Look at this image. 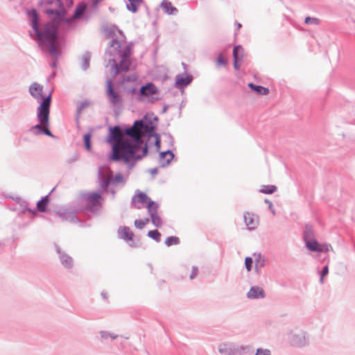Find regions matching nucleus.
<instances>
[{
    "mask_svg": "<svg viewBox=\"0 0 355 355\" xmlns=\"http://www.w3.org/2000/svg\"><path fill=\"white\" fill-rule=\"evenodd\" d=\"M148 126L142 121H136L132 126L121 131L115 126L110 130L107 141L112 146L110 160L122 162L132 168L147 154V147L142 146L141 137Z\"/></svg>",
    "mask_w": 355,
    "mask_h": 355,
    "instance_id": "1",
    "label": "nucleus"
},
{
    "mask_svg": "<svg viewBox=\"0 0 355 355\" xmlns=\"http://www.w3.org/2000/svg\"><path fill=\"white\" fill-rule=\"evenodd\" d=\"M32 27L40 40L45 42L49 48V53L57 56L58 54L56 43V28L53 23L47 24L42 32H40L37 27L38 16L35 10H32Z\"/></svg>",
    "mask_w": 355,
    "mask_h": 355,
    "instance_id": "2",
    "label": "nucleus"
},
{
    "mask_svg": "<svg viewBox=\"0 0 355 355\" xmlns=\"http://www.w3.org/2000/svg\"><path fill=\"white\" fill-rule=\"evenodd\" d=\"M50 105L51 95L49 94L46 98L44 99V101H42L37 108V116L38 121H40V124L33 127L32 130H39L40 132H44L46 135L52 136L51 131L47 128L49 125Z\"/></svg>",
    "mask_w": 355,
    "mask_h": 355,
    "instance_id": "3",
    "label": "nucleus"
},
{
    "mask_svg": "<svg viewBox=\"0 0 355 355\" xmlns=\"http://www.w3.org/2000/svg\"><path fill=\"white\" fill-rule=\"evenodd\" d=\"M99 176L101 178V187L103 189H106L110 183L118 184L123 180V176L119 173L113 176L111 170L107 167L99 168Z\"/></svg>",
    "mask_w": 355,
    "mask_h": 355,
    "instance_id": "4",
    "label": "nucleus"
},
{
    "mask_svg": "<svg viewBox=\"0 0 355 355\" xmlns=\"http://www.w3.org/2000/svg\"><path fill=\"white\" fill-rule=\"evenodd\" d=\"M132 53V46L130 45H126L122 49L121 51V60L119 64H116L114 61L113 68L115 71V73H118L119 71H128L131 64V61L129 59Z\"/></svg>",
    "mask_w": 355,
    "mask_h": 355,
    "instance_id": "5",
    "label": "nucleus"
},
{
    "mask_svg": "<svg viewBox=\"0 0 355 355\" xmlns=\"http://www.w3.org/2000/svg\"><path fill=\"white\" fill-rule=\"evenodd\" d=\"M306 245L309 250L314 252H327L331 248L328 244H320L313 238V233L311 230H306L304 233Z\"/></svg>",
    "mask_w": 355,
    "mask_h": 355,
    "instance_id": "6",
    "label": "nucleus"
},
{
    "mask_svg": "<svg viewBox=\"0 0 355 355\" xmlns=\"http://www.w3.org/2000/svg\"><path fill=\"white\" fill-rule=\"evenodd\" d=\"M132 204L135 208H140L139 204H141L143 207H146L148 209V211L157 205L156 202L153 201L146 193L141 191H137L132 198Z\"/></svg>",
    "mask_w": 355,
    "mask_h": 355,
    "instance_id": "7",
    "label": "nucleus"
},
{
    "mask_svg": "<svg viewBox=\"0 0 355 355\" xmlns=\"http://www.w3.org/2000/svg\"><path fill=\"white\" fill-rule=\"evenodd\" d=\"M107 96L110 102L114 105H119L122 102L121 95L114 91L111 80L107 81Z\"/></svg>",
    "mask_w": 355,
    "mask_h": 355,
    "instance_id": "8",
    "label": "nucleus"
},
{
    "mask_svg": "<svg viewBox=\"0 0 355 355\" xmlns=\"http://www.w3.org/2000/svg\"><path fill=\"white\" fill-rule=\"evenodd\" d=\"M85 200L87 202V207L90 209H93L94 207L101 205V194L97 192H92L88 193L85 196Z\"/></svg>",
    "mask_w": 355,
    "mask_h": 355,
    "instance_id": "9",
    "label": "nucleus"
},
{
    "mask_svg": "<svg viewBox=\"0 0 355 355\" xmlns=\"http://www.w3.org/2000/svg\"><path fill=\"white\" fill-rule=\"evenodd\" d=\"M158 94L157 87L152 83H148L141 87L139 95L144 97H150Z\"/></svg>",
    "mask_w": 355,
    "mask_h": 355,
    "instance_id": "10",
    "label": "nucleus"
},
{
    "mask_svg": "<svg viewBox=\"0 0 355 355\" xmlns=\"http://www.w3.org/2000/svg\"><path fill=\"white\" fill-rule=\"evenodd\" d=\"M42 89L43 88L42 85L35 83L30 86L29 92L31 96L35 99H42L44 101V99L46 98L49 94L46 96H44L42 94ZM50 95L51 96V94Z\"/></svg>",
    "mask_w": 355,
    "mask_h": 355,
    "instance_id": "11",
    "label": "nucleus"
},
{
    "mask_svg": "<svg viewBox=\"0 0 355 355\" xmlns=\"http://www.w3.org/2000/svg\"><path fill=\"white\" fill-rule=\"evenodd\" d=\"M244 220L249 230L255 229L259 224L258 217L250 212L245 213Z\"/></svg>",
    "mask_w": 355,
    "mask_h": 355,
    "instance_id": "12",
    "label": "nucleus"
},
{
    "mask_svg": "<svg viewBox=\"0 0 355 355\" xmlns=\"http://www.w3.org/2000/svg\"><path fill=\"white\" fill-rule=\"evenodd\" d=\"M158 205L148 211L152 223L157 227L162 225V220L157 213Z\"/></svg>",
    "mask_w": 355,
    "mask_h": 355,
    "instance_id": "13",
    "label": "nucleus"
},
{
    "mask_svg": "<svg viewBox=\"0 0 355 355\" xmlns=\"http://www.w3.org/2000/svg\"><path fill=\"white\" fill-rule=\"evenodd\" d=\"M192 80V77L190 75H178L175 78V86L178 87H182L188 85Z\"/></svg>",
    "mask_w": 355,
    "mask_h": 355,
    "instance_id": "14",
    "label": "nucleus"
},
{
    "mask_svg": "<svg viewBox=\"0 0 355 355\" xmlns=\"http://www.w3.org/2000/svg\"><path fill=\"white\" fill-rule=\"evenodd\" d=\"M233 55H234V67L236 69H238L239 66V62L242 60L243 57V49L241 46H236L234 48L233 50Z\"/></svg>",
    "mask_w": 355,
    "mask_h": 355,
    "instance_id": "15",
    "label": "nucleus"
},
{
    "mask_svg": "<svg viewBox=\"0 0 355 355\" xmlns=\"http://www.w3.org/2000/svg\"><path fill=\"white\" fill-rule=\"evenodd\" d=\"M247 296L248 298L257 299L263 298L265 296L263 290L258 286L252 287L248 291Z\"/></svg>",
    "mask_w": 355,
    "mask_h": 355,
    "instance_id": "16",
    "label": "nucleus"
},
{
    "mask_svg": "<svg viewBox=\"0 0 355 355\" xmlns=\"http://www.w3.org/2000/svg\"><path fill=\"white\" fill-rule=\"evenodd\" d=\"M119 234L121 239L125 241H132L134 234L128 227H121L119 230Z\"/></svg>",
    "mask_w": 355,
    "mask_h": 355,
    "instance_id": "17",
    "label": "nucleus"
},
{
    "mask_svg": "<svg viewBox=\"0 0 355 355\" xmlns=\"http://www.w3.org/2000/svg\"><path fill=\"white\" fill-rule=\"evenodd\" d=\"M161 7L163 10L168 15H173L178 12V9L168 1H164L161 4Z\"/></svg>",
    "mask_w": 355,
    "mask_h": 355,
    "instance_id": "18",
    "label": "nucleus"
},
{
    "mask_svg": "<svg viewBox=\"0 0 355 355\" xmlns=\"http://www.w3.org/2000/svg\"><path fill=\"white\" fill-rule=\"evenodd\" d=\"M141 3L142 0H128L127 8L132 12H136Z\"/></svg>",
    "mask_w": 355,
    "mask_h": 355,
    "instance_id": "19",
    "label": "nucleus"
},
{
    "mask_svg": "<svg viewBox=\"0 0 355 355\" xmlns=\"http://www.w3.org/2000/svg\"><path fill=\"white\" fill-rule=\"evenodd\" d=\"M248 86L255 91L258 94L267 95L269 94V89L262 86L255 85L252 83H249Z\"/></svg>",
    "mask_w": 355,
    "mask_h": 355,
    "instance_id": "20",
    "label": "nucleus"
},
{
    "mask_svg": "<svg viewBox=\"0 0 355 355\" xmlns=\"http://www.w3.org/2000/svg\"><path fill=\"white\" fill-rule=\"evenodd\" d=\"M48 203H49V200H48L47 197H44L42 200L38 201V202L37 203V208L38 211H40L41 212L45 211L46 209Z\"/></svg>",
    "mask_w": 355,
    "mask_h": 355,
    "instance_id": "21",
    "label": "nucleus"
},
{
    "mask_svg": "<svg viewBox=\"0 0 355 355\" xmlns=\"http://www.w3.org/2000/svg\"><path fill=\"white\" fill-rule=\"evenodd\" d=\"M86 5L84 3L80 4L76 8L75 12L71 19H76L80 17L85 11Z\"/></svg>",
    "mask_w": 355,
    "mask_h": 355,
    "instance_id": "22",
    "label": "nucleus"
},
{
    "mask_svg": "<svg viewBox=\"0 0 355 355\" xmlns=\"http://www.w3.org/2000/svg\"><path fill=\"white\" fill-rule=\"evenodd\" d=\"M277 190V187L274 185H264L260 189V191L266 194H271Z\"/></svg>",
    "mask_w": 355,
    "mask_h": 355,
    "instance_id": "23",
    "label": "nucleus"
},
{
    "mask_svg": "<svg viewBox=\"0 0 355 355\" xmlns=\"http://www.w3.org/2000/svg\"><path fill=\"white\" fill-rule=\"evenodd\" d=\"M148 236L157 242H159L161 240V234L156 230L148 231Z\"/></svg>",
    "mask_w": 355,
    "mask_h": 355,
    "instance_id": "24",
    "label": "nucleus"
},
{
    "mask_svg": "<svg viewBox=\"0 0 355 355\" xmlns=\"http://www.w3.org/2000/svg\"><path fill=\"white\" fill-rule=\"evenodd\" d=\"M47 13L49 15L55 14L56 15V20L58 22H60L62 20H65L64 17V11H53V10H48Z\"/></svg>",
    "mask_w": 355,
    "mask_h": 355,
    "instance_id": "25",
    "label": "nucleus"
},
{
    "mask_svg": "<svg viewBox=\"0 0 355 355\" xmlns=\"http://www.w3.org/2000/svg\"><path fill=\"white\" fill-rule=\"evenodd\" d=\"M179 243H180V239L177 236L168 237L165 241V244L168 247L171 246V245H178V244H179Z\"/></svg>",
    "mask_w": 355,
    "mask_h": 355,
    "instance_id": "26",
    "label": "nucleus"
},
{
    "mask_svg": "<svg viewBox=\"0 0 355 355\" xmlns=\"http://www.w3.org/2000/svg\"><path fill=\"white\" fill-rule=\"evenodd\" d=\"M149 223L148 218L139 219L135 220V226L137 229H143Z\"/></svg>",
    "mask_w": 355,
    "mask_h": 355,
    "instance_id": "27",
    "label": "nucleus"
},
{
    "mask_svg": "<svg viewBox=\"0 0 355 355\" xmlns=\"http://www.w3.org/2000/svg\"><path fill=\"white\" fill-rule=\"evenodd\" d=\"M110 47L112 48L116 53H119L120 55L121 54V44L118 40H113L110 44Z\"/></svg>",
    "mask_w": 355,
    "mask_h": 355,
    "instance_id": "28",
    "label": "nucleus"
},
{
    "mask_svg": "<svg viewBox=\"0 0 355 355\" xmlns=\"http://www.w3.org/2000/svg\"><path fill=\"white\" fill-rule=\"evenodd\" d=\"M91 137L92 135L89 133L85 134L83 137L85 146L88 150L91 149Z\"/></svg>",
    "mask_w": 355,
    "mask_h": 355,
    "instance_id": "29",
    "label": "nucleus"
},
{
    "mask_svg": "<svg viewBox=\"0 0 355 355\" xmlns=\"http://www.w3.org/2000/svg\"><path fill=\"white\" fill-rule=\"evenodd\" d=\"M60 259H61V261H62V264L64 266H66L67 268L71 267V257H69V256H67L66 254H63L61 256Z\"/></svg>",
    "mask_w": 355,
    "mask_h": 355,
    "instance_id": "30",
    "label": "nucleus"
},
{
    "mask_svg": "<svg viewBox=\"0 0 355 355\" xmlns=\"http://www.w3.org/2000/svg\"><path fill=\"white\" fill-rule=\"evenodd\" d=\"M305 23L307 24L318 25L320 23V20L315 17H306L305 18Z\"/></svg>",
    "mask_w": 355,
    "mask_h": 355,
    "instance_id": "31",
    "label": "nucleus"
},
{
    "mask_svg": "<svg viewBox=\"0 0 355 355\" xmlns=\"http://www.w3.org/2000/svg\"><path fill=\"white\" fill-rule=\"evenodd\" d=\"M160 157L166 158V162L168 163L173 158V154L170 151H167L160 153Z\"/></svg>",
    "mask_w": 355,
    "mask_h": 355,
    "instance_id": "32",
    "label": "nucleus"
},
{
    "mask_svg": "<svg viewBox=\"0 0 355 355\" xmlns=\"http://www.w3.org/2000/svg\"><path fill=\"white\" fill-rule=\"evenodd\" d=\"M101 338H104V339H106L107 338H111L112 339H116L118 336L117 335H114L113 334H110L109 332H107V331H102L101 333Z\"/></svg>",
    "mask_w": 355,
    "mask_h": 355,
    "instance_id": "33",
    "label": "nucleus"
},
{
    "mask_svg": "<svg viewBox=\"0 0 355 355\" xmlns=\"http://www.w3.org/2000/svg\"><path fill=\"white\" fill-rule=\"evenodd\" d=\"M252 259L250 257H246L245 260V268L248 271H250L252 268Z\"/></svg>",
    "mask_w": 355,
    "mask_h": 355,
    "instance_id": "34",
    "label": "nucleus"
},
{
    "mask_svg": "<svg viewBox=\"0 0 355 355\" xmlns=\"http://www.w3.org/2000/svg\"><path fill=\"white\" fill-rule=\"evenodd\" d=\"M329 272V268L327 266H326L325 267H324L322 271V273H321V277H320V282L322 284L324 282V277L327 275Z\"/></svg>",
    "mask_w": 355,
    "mask_h": 355,
    "instance_id": "35",
    "label": "nucleus"
},
{
    "mask_svg": "<svg viewBox=\"0 0 355 355\" xmlns=\"http://www.w3.org/2000/svg\"><path fill=\"white\" fill-rule=\"evenodd\" d=\"M227 62V59L222 55H220L217 58V63L219 65H225Z\"/></svg>",
    "mask_w": 355,
    "mask_h": 355,
    "instance_id": "36",
    "label": "nucleus"
},
{
    "mask_svg": "<svg viewBox=\"0 0 355 355\" xmlns=\"http://www.w3.org/2000/svg\"><path fill=\"white\" fill-rule=\"evenodd\" d=\"M270 354V352L268 349H258L256 355H268Z\"/></svg>",
    "mask_w": 355,
    "mask_h": 355,
    "instance_id": "37",
    "label": "nucleus"
},
{
    "mask_svg": "<svg viewBox=\"0 0 355 355\" xmlns=\"http://www.w3.org/2000/svg\"><path fill=\"white\" fill-rule=\"evenodd\" d=\"M219 352H220V353H221V354L228 352H227V350L226 349V348H224V349H223V348H220V349H219Z\"/></svg>",
    "mask_w": 355,
    "mask_h": 355,
    "instance_id": "38",
    "label": "nucleus"
},
{
    "mask_svg": "<svg viewBox=\"0 0 355 355\" xmlns=\"http://www.w3.org/2000/svg\"><path fill=\"white\" fill-rule=\"evenodd\" d=\"M197 275V271L196 270H194L192 273V275H191V279H193Z\"/></svg>",
    "mask_w": 355,
    "mask_h": 355,
    "instance_id": "39",
    "label": "nucleus"
},
{
    "mask_svg": "<svg viewBox=\"0 0 355 355\" xmlns=\"http://www.w3.org/2000/svg\"><path fill=\"white\" fill-rule=\"evenodd\" d=\"M130 92L133 94L136 92V89L133 88L131 90H130Z\"/></svg>",
    "mask_w": 355,
    "mask_h": 355,
    "instance_id": "40",
    "label": "nucleus"
},
{
    "mask_svg": "<svg viewBox=\"0 0 355 355\" xmlns=\"http://www.w3.org/2000/svg\"><path fill=\"white\" fill-rule=\"evenodd\" d=\"M236 26L238 27V29H239L241 27V24L240 23H237Z\"/></svg>",
    "mask_w": 355,
    "mask_h": 355,
    "instance_id": "41",
    "label": "nucleus"
}]
</instances>
